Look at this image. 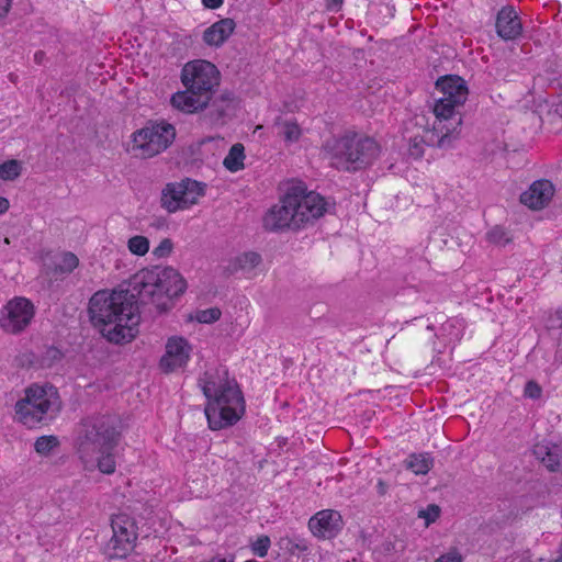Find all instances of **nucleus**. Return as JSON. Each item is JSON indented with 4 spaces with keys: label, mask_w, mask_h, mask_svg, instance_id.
<instances>
[{
    "label": "nucleus",
    "mask_w": 562,
    "mask_h": 562,
    "mask_svg": "<svg viewBox=\"0 0 562 562\" xmlns=\"http://www.w3.org/2000/svg\"><path fill=\"white\" fill-rule=\"evenodd\" d=\"M139 297L140 281L137 274L113 290L97 291L88 304L92 326L110 342L131 341L139 333Z\"/></svg>",
    "instance_id": "1"
},
{
    "label": "nucleus",
    "mask_w": 562,
    "mask_h": 562,
    "mask_svg": "<svg viewBox=\"0 0 562 562\" xmlns=\"http://www.w3.org/2000/svg\"><path fill=\"white\" fill-rule=\"evenodd\" d=\"M199 386L207 400L205 416L212 430L236 424L245 412L243 394L224 367H210L199 379Z\"/></svg>",
    "instance_id": "2"
},
{
    "label": "nucleus",
    "mask_w": 562,
    "mask_h": 562,
    "mask_svg": "<svg viewBox=\"0 0 562 562\" xmlns=\"http://www.w3.org/2000/svg\"><path fill=\"white\" fill-rule=\"evenodd\" d=\"M120 436L121 423L116 416H88L75 429L74 448L81 462L92 465L98 453L117 446Z\"/></svg>",
    "instance_id": "3"
},
{
    "label": "nucleus",
    "mask_w": 562,
    "mask_h": 562,
    "mask_svg": "<svg viewBox=\"0 0 562 562\" xmlns=\"http://www.w3.org/2000/svg\"><path fill=\"white\" fill-rule=\"evenodd\" d=\"M187 286L182 274L171 267L143 270V307L150 314L167 313Z\"/></svg>",
    "instance_id": "4"
},
{
    "label": "nucleus",
    "mask_w": 562,
    "mask_h": 562,
    "mask_svg": "<svg viewBox=\"0 0 562 562\" xmlns=\"http://www.w3.org/2000/svg\"><path fill=\"white\" fill-rule=\"evenodd\" d=\"M324 150L333 164L344 170H357L366 167L380 155V147L373 138L356 133H346L340 137L327 139Z\"/></svg>",
    "instance_id": "5"
},
{
    "label": "nucleus",
    "mask_w": 562,
    "mask_h": 562,
    "mask_svg": "<svg viewBox=\"0 0 562 562\" xmlns=\"http://www.w3.org/2000/svg\"><path fill=\"white\" fill-rule=\"evenodd\" d=\"M61 409L57 389L52 384H33L25 390L24 398L15 404L19 420L32 428L53 420Z\"/></svg>",
    "instance_id": "6"
},
{
    "label": "nucleus",
    "mask_w": 562,
    "mask_h": 562,
    "mask_svg": "<svg viewBox=\"0 0 562 562\" xmlns=\"http://www.w3.org/2000/svg\"><path fill=\"white\" fill-rule=\"evenodd\" d=\"M462 106L452 102L447 103L445 100L435 101L431 142L439 148H449L459 138L462 126Z\"/></svg>",
    "instance_id": "7"
},
{
    "label": "nucleus",
    "mask_w": 562,
    "mask_h": 562,
    "mask_svg": "<svg viewBox=\"0 0 562 562\" xmlns=\"http://www.w3.org/2000/svg\"><path fill=\"white\" fill-rule=\"evenodd\" d=\"M181 82L186 88H192L212 99L220 85V71L209 60H191L181 70Z\"/></svg>",
    "instance_id": "8"
},
{
    "label": "nucleus",
    "mask_w": 562,
    "mask_h": 562,
    "mask_svg": "<svg viewBox=\"0 0 562 562\" xmlns=\"http://www.w3.org/2000/svg\"><path fill=\"white\" fill-rule=\"evenodd\" d=\"M113 536L104 548V553L110 559H123L132 552L137 540V524L125 514L112 519Z\"/></svg>",
    "instance_id": "9"
},
{
    "label": "nucleus",
    "mask_w": 562,
    "mask_h": 562,
    "mask_svg": "<svg viewBox=\"0 0 562 562\" xmlns=\"http://www.w3.org/2000/svg\"><path fill=\"white\" fill-rule=\"evenodd\" d=\"M205 194V186L195 180L186 179L171 183L162 191L161 202L169 212L188 209Z\"/></svg>",
    "instance_id": "10"
},
{
    "label": "nucleus",
    "mask_w": 562,
    "mask_h": 562,
    "mask_svg": "<svg viewBox=\"0 0 562 562\" xmlns=\"http://www.w3.org/2000/svg\"><path fill=\"white\" fill-rule=\"evenodd\" d=\"M291 198L294 200V212L300 228L313 223L327 211V203L324 198L316 192H307L301 186H292L289 188Z\"/></svg>",
    "instance_id": "11"
},
{
    "label": "nucleus",
    "mask_w": 562,
    "mask_h": 562,
    "mask_svg": "<svg viewBox=\"0 0 562 562\" xmlns=\"http://www.w3.org/2000/svg\"><path fill=\"white\" fill-rule=\"evenodd\" d=\"M176 136L175 127L161 122H148L143 128V158L154 157L166 150Z\"/></svg>",
    "instance_id": "12"
},
{
    "label": "nucleus",
    "mask_w": 562,
    "mask_h": 562,
    "mask_svg": "<svg viewBox=\"0 0 562 562\" xmlns=\"http://www.w3.org/2000/svg\"><path fill=\"white\" fill-rule=\"evenodd\" d=\"M294 200L291 198L289 189L286 190L280 202L273 205L265 215V227L270 231H279L284 228H300L294 212Z\"/></svg>",
    "instance_id": "13"
},
{
    "label": "nucleus",
    "mask_w": 562,
    "mask_h": 562,
    "mask_svg": "<svg viewBox=\"0 0 562 562\" xmlns=\"http://www.w3.org/2000/svg\"><path fill=\"white\" fill-rule=\"evenodd\" d=\"M7 316L0 321L2 328L9 333L22 331L34 315L32 303L24 297H16L7 305Z\"/></svg>",
    "instance_id": "14"
},
{
    "label": "nucleus",
    "mask_w": 562,
    "mask_h": 562,
    "mask_svg": "<svg viewBox=\"0 0 562 562\" xmlns=\"http://www.w3.org/2000/svg\"><path fill=\"white\" fill-rule=\"evenodd\" d=\"M342 527V517L334 509L319 510L308 520L311 532L319 539H331L336 537Z\"/></svg>",
    "instance_id": "15"
},
{
    "label": "nucleus",
    "mask_w": 562,
    "mask_h": 562,
    "mask_svg": "<svg viewBox=\"0 0 562 562\" xmlns=\"http://www.w3.org/2000/svg\"><path fill=\"white\" fill-rule=\"evenodd\" d=\"M191 346L182 337H171L166 345V353L160 360L161 368L171 372L183 368L189 361Z\"/></svg>",
    "instance_id": "16"
},
{
    "label": "nucleus",
    "mask_w": 562,
    "mask_h": 562,
    "mask_svg": "<svg viewBox=\"0 0 562 562\" xmlns=\"http://www.w3.org/2000/svg\"><path fill=\"white\" fill-rule=\"evenodd\" d=\"M554 191L549 180H538L521 193L520 202L531 210H541L550 203Z\"/></svg>",
    "instance_id": "17"
},
{
    "label": "nucleus",
    "mask_w": 562,
    "mask_h": 562,
    "mask_svg": "<svg viewBox=\"0 0 562 562\" xmlns=\"http://www.w3.org/2000/svg\"><path fill=\"white\" fill-rule=\"evenodd\" d=\"M436 88L441 93V97L437 100H445L447 103L452 102L463 105L469 94L465 81L458 76H447L439 79L436 83Z\"/></svg>",
    "instance_id": "18"
},
{
    "label": "nucleus",
    "mask_w": 562,
    "mask_h": 562,
    "mask_svg": "<svg viewBox=\"0 0 562 562\" xmlns=\"http://www.w3.org/2000/svg\"><path fill=\"white\" fill-rule=\"evenodd\" d=\"M211 99L203 93L186 88L183 91H178L172 94L170 102L171 105L184 113H195L204 110L210 103Z\"/></svg>",
    "instance_id": "19"
},
{
    "label": "nucleus",
    "mask_w": 562,
    "mask_h": 562,
    "mask_svg": "<svg viewBox=\"0 0 562 562\" xmlns=\"http://www.w3.org/2000/svg\"><path fill=\"white\" fill-rule=\"evenodd\" d=\"M522 26L518 13L512 7L503 8L496 19V32L506 40H515L521 34Z\"/></svg>",
    "instance_id": "20"
},
{
    "label": "nucleus",
    "mask_w": 562,
    "mask_h": 562,
    "mask_svg": "<svg viewBox=\"0 0 562 562\" xmlns=\"http://www.w3.org/2000/svg\"><path fill=\"white\" fill-rule=\"evenodd\" d=\"M235 27L234 20L221 19L204 30L202 40L210 47H221L234 33Z\"/></svg>",
    "instance_id": "21"
},
{
    "label": "nucleus",
    "mask_w": 562,
    "mask_h": 562,
    "mask_svg": "<svg viewBox=\"0 0 562 562\" xmlns=\"http://www.w3.org/2000/svg\"><path fill=\"white\" fill-rule=\"evenodd\" d=\"M533 453L550 471H557L562 465V448L558 445L537 443Z\"/></svg>",
    "instance_id": "22"
},
{
    "label": "nucleus",
    "mask_w": 562,
    "mask_h": 562,
    "mask_svg": "<svg viewBox=\"0 0 562 562\" xmlns=\"http://www.w3.org/2000/svg\"><path fill=\"white\" fill-rule=\"evenodd\" d=\"M260 262L261 258L257 252H243L231 259L227 270L229 273L241 272L243 274L250 277Z\"/></svg>",
    "instance_id": "23"
},
{
    "label": "nucleus",
    "mask_w": 562,
    "mask_h": 562,
    "mask_svg": "<svg viewBox=\"0 0 562 562\" xmlns=\"http://www.w3.org/2000/svg\"><path fill=\"white\" fill-rule=\"evenodd\" d=\"M434 465V459L427 452L423 453H413L407 457L405 460L406 469L411 470L413 473L427 474Z\"/></svg>",
    "instance_id": "24"
},
{
    "label": "nucleus",
    "mask_w": 562,
    "mask_h": 562,
    "mask_svg": "<svg viewBox=\"0 0 562 562\" xmlns=\"http://www.w3.org/2000/svg\"><path fill=\"white\" fill-rule=\"evenodd\" d=\"M114 449H108L105 452L98 453L92 465L87 462H82L83 467L88 471L99 469L104 474H112L115 471V460L113 457Z\"/></svg>",
    "instance_id": "25"
},
{
    "label": "nucleus",
    "mask_w": 562,
    "mask_h": 562,
    "mask_svg": "<svg viewBox=\"0 0 562 562\" xmlns=\"http://www.w3.org/2000/svg\"><path fill=\"white\" fill-rule=\"evenodd\" d=\"M245 148L241 144H235L231 147L228 154L224 158L223 165L231 172H237L244 169Z\"/></svg>",
    "instance_id": "26"
},
{
    "label": "nucleus",
    "mask_w": 562,
    "mask_h": 562,
    "mask_svg": "<svg viewBox=\"0 0 562 562\" xmlns=\"http://www.w3.org/2000/svg\"><path fill=\"white\" fill-rule=\"evenodd\" d=\"M276 125L279 127V134L289 144L297 142L302 136V130L294 121H277Z\"/></svg>",
    "instance_id": "27"
},
{
    "label": "nucleus",
    "mask_w": 562,
    "mask_h": 562,
    "mask_svg": "<svg viewBox=\"0 0 562 562\" xmlns=\"http://www.w3.org/2000/svg\"><path fill=\"white\" fill-rule=\"evenodd\" d=\"M59 446L57 436H41L34 442L35 451L41 456H49Z\"/></svg>",
    "instance_id": "28"
},
{
    "label": "nucleus",
    "mask_w": 562,
    "mask_h": 562,
    "mask_svg": "<svg viewBox=\"0 0 562 562\" xmlns=\"http://www.w3.org/2000/svg\"><path fill=\"white\" fill-rule=\"evenodd\" d=\"M222 312L217 307H210L206 310H199L191 315L192 321L201 324H212L220 319Z\"/></svg>",
    "instance_id": "29"
},
{
    "label": "nucleus",
    "mask_w": 562,
    "mask_h": 562,
    "mask_svg": "<svg viewBox=\"0 0 562 562\" xmlns=\"http://www.w3.org/2000/svg\"><path fill=\"white\" fill-rule=\"evenodd\" d=\"M279 546L282 549L288 550L290 553L295 554L296 552H304L308 549L307 542L301 538L284 537L279 541Z\"/></svg>",
    "instance_id": "30"
},
{
    "label": "nucleus",
    "mask_w": 562,
    "mask_h": 562,
    "mask_svg": "<svg viewBox=\"0 0 562 562\" xmlns=\"http://www.w3.org/2000/svg\"><path fill=\"white\" fill-rule=\"evenodd\" d=\"M21 173V165L18 160L11 159L0 165V178L14 180Z\"/></svg>",
    "instance_id": "31"
},
{
    "label": "nucleus",
    "mask_w": 562,
    "mask_h": 562,
    "mask_svg": "<svg viewBox=\"0 0 562 562\" xmlns=\"http://www.w3.org/2000/svg\"><path fill=\"white\" fill-rule=\"evenodd\" d=\"M79 265L78 257L72 252H64L59 262L56 265V270L61 273L72 272Z\"/></svg>",
    "instance_id": "32"
},
{
    "label": "nucleus",
    "mask_w": 562,
    "mask_h": 562,
    "mask_svg": "<svg viewBox=\"0 0 562 562\" xmlns=\"http://www.w3.org/2000/svg\"><path fill=\"white\" fill-rule=\"evenodd\" d=\"M270 544L271 542L268 536H260L251 542L250 547L254 554L263 558L267 555Z\"/></svg>",
    "instance_id": "33"
},
{
    "label": "nucleus",
    "mask_w": 562,
    "mask_h": 562,
    "mask_svg": "<svg viewBox=\"0 0 562 562\" xmlns=\"http://www.w3.org/2000/svg\"><path fill=\"white\" fill-rule=\"evenodd\" d=\"M487 239L491 243L499 246L506 245L510 240L507 232L499 226H495L491 231H488Z\"/></svg>",
    "instance_id": "34"
},
{
    "label": "nucleus",
    "mask_w": 562,
    "mask_h": 562,
    "mask_svg": "<svg viewBox=\"0 0 562 562\" xmlns=\"http://www.w3.org/2000/svg\"><path fill=\"white\" fill-rule=\"evenodd\" d=\"M440 508L437 505H428L426 508L418 510V518L425 520V526L428 527L430 524L436 521L439 517Z\"/></svg>",
    "instance_id": "35"
},
{
    "label": "nucleus",
    "mask_w": 562,
    "mask_h": 562,
    "mask_svg": "<svg viewBox=\"0 0 562 562\" xmlns=\"http://www.w3.org/2000/svg\"><path fill=\"white\" fill-rule=\"evenodd\" d=\"M173 249V244L169 238L162 239L157 247L153 250V255L160 259L167 258Z\"/></svg>",
    "instance_id": "36"
},
{
    "label": "nucleus",
    "mask_w": 562,
    "mask_h": 562,
    "mask_svg": "<svg viewBox=\"0 0 562 562\" xmlns=\"http://www.w3.org/2000/svg\"><path fill=\"white\" fill-rule=\"evenodd\" d=\"M462 555L457 549H450L447 553L440 555L434 562H462Z\"/></svg>",
    "instance_id": "37"
},
{
    "label": "nucleus",
    "mask_w": 562,
    "mask_h": 562,
    "mask_svg": "<svg viewBox=\"0 0 562 562\" xmlns=\"http://www.w3.org/2000/svg\"><path fill=\"white\" fill-rule=\"evenodd\" d=\"M525 395L530 398H538L541 395V389L537 383L529 381L525 386Z\"/></svg>",
    "instance_id": "38"
},
{
    "label": "nucleus",
    "mask_w": 562,
    "mask_h": 562,
    "mask_svg": "<svg viewBox=\"0 0 562 562\" xmlns=\"http://www.w3.org/2000/svg\"><path fill=\"white\" fill-rule=\"evenodd\" d=\"M424 153L423 142L416 137L412 140L409 146V154L415 158H419Z\"/></svg>",
    "instance_id": "39"
},
{
    "label": "nucleus",
    "mask_w": 562,
    "mask_h": 562,
    "mask_svg": "<svg viewBox=\"0 0 562 562\" xmlns=\"http://www.w3.org/2000/svg\"><path fill=\"white\" fill-rule=\"evenodd\" d=\"M128 248L133 254L140 256V235L134 236L128 240Z\"/></svg>",
    "instance_id": "40"
},
{
    "label": "nucleus",
    "mask_w": 562,
    "mask_h": 562,
    "mask_svg": "<svg viewBox=\"0 0 562 562\" xmlns=\"http://www.w3.org/2000/svg\"><path fill=\"white\" fill-rule=\"evenodd\" d=\"M140 135V130H136L133 134H132V145H128L127 146V151L130 153H136L139 148H140V145L137 144V137Z\"/></svg>",
    "instance_id": "41"
},
{
    "label": "nucleus",
    "mask_w": 562,
    "mask_h": 562,
    "mask_svg": "<svg viewBox=\"0 0 562 562\" xmlns=\"http://www.w3.org/2000/svg\"><path fill=\"white\" fill-rule=\"evenodd\" d=\"M11 3L12 0H0V19L8 14Z\"/></svg>",
    "instance_id": "42"
},
{
    "label": "nucleus",
    "mask_w": 562,
    "mask_h": 562,
    "mask_svg": "<svg viewBox=\"0 0 562 562\" xmlns=\"http://www.w3.org/2000/svg\"><path fill=\"white\" fill-rule=\"evenodd\" d=\"M224 0H202V3L207 9H218L222 7Z\"/></svg>",
    "instance_id": "43"
},
{
    "label": "nucleus",
    "mask_w": 562,
    "mask_h": 562,
    "mask_svg": "<svg viewBox=\"0 0 562 562\" xmlns=\"http://www.w3.org/2000/svg\"><path fill=\"white\" fill-rule=\"evenodd\" d=\"M9 209V201L5 198H0V214L7 212Z\"/></svg>",
    "instance_id": "44"
},
{
    "label": "nucleus",
    "mask_w": 562,
    "mask_h": 562,
    "mask_svg": "<svg viewBox=\"0 0 562 562\" xmlns=\"http://www.w3.org/2000/svg\"><path fill=\"white\" fill-rule=\"evenodd\" d=\"M207 562H234V558L233 557H224V558L215 557Z\"/></svg>",
    "instance_id": "45"
},
{
    "label": "nucleus",
    "mask_w": 562,
    "mask_h": 562,
    "mask_svg": "<svg viewBox=\"0 0 562 562\" xmlns=\"http://www.w3.org/2000/svg\"><path fill=\"white\" fill-rule=\"evenodd\" d=\"M48 355H49L53 359H57V358H59V357H60L59 351H58L57 349H55V348H50V349L48 350Z\"/></svg>",
    "instance_id": "46"
},
{
    "label": "nucleus",
    "mask_w": 562,
    "mask_h": 562,
    "mask_svg": "<svg viewBox=\"0 0 562 562\" xmlns=\"http://www.w3.org/2000/svg\"><path fill=\"white\" fill-rule=\"evenodd\" d=\"M149 250V241L147 238L143 237V256L147 254Z\"/></svg>",
    "instance_id": "47"
},
{
    "label": "nucleus",
    "mask_w": 562,
    "mask_h": 562,
    "mask_svg": "<svg viewBox=\"0 0 562 562\" xmlns=\"http://www.w3.org/2000/svg\"><path fill=\"white\" fill-rule=\"evenodd\" d=\"M43 56H44V54H43L42 52H37V53L35 54V60H36L37 63H41V60H42Z\"/></svg>",
    "instance_id": "48"
},
{
    "label": "nucleus",
    "mask_w": 562,
    "mask_h": 562,
    "mask_svg": "<svg viewBox=\"0 0 562 562\" xmlns=\"http://www.w3.org/2000/svg\"><path fill=\"white\" fill-rule=\"evenodd\" d=\"M379 490H380V493H384L385 492V486L383 484V482H379Z\"/></svg>",
    "instance_id": "49"
},
{
    "label": "nucleus",
    "mask_w": 562,
    "mask_h": 562,
    "mask_svg": "<svg viewBox=\"0 0 562 562\" xmlns=\"http://www.w3.org/2000/svg\"><path fill=\"white\" fill-rule=\"evenodd\" d=\"M4 243L9 244L10 243L9 238H4Z\"/></svg>",
    "instance_id": "50"
}]
</instances>
